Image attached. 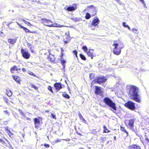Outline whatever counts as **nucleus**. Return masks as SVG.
Here are the masks:
<instances>
[{
	"instance_id": "obj_1",
	"label": "nucleus",
	"mask_w": 149,
	"mask_h": 149,
	"mask_svg": "<svg viewBox=\"0 0 149 149\" xmlns=\"http://www.w3.org/2000/svg\"><path fill=\"white\" fill-rule=\"evenodd\" d=\"M127 92L128 95L134 100L137 102H140V96L139 93L138 87L133 85H128L127 86Z\"/></svg>"
},
{
	"instance_id": "obj_2",
	"label": "nucleus",
	"mask_w": 149,
	"mask_h": 149,
	"mask_svg": "<svg viewBox=\"0 0 149 149\" xmlns=\"http://www.w3.org/2000/svg\"><path fill=\"white\" fill-rule=\"evenodd\" d=\"M103 101L110 108V110L113 112L114 113V111L116 110V107L115 103L110 98L108 97H105L104 98Z\"/></svg>"
},
{
	"instance_id": "obj_3",
	"label": "nucleus",
	"mask_w": 149,
	"mask_h": 149,
	"mask_svg": "<svg viewBox=\"0 0 149 149\" xmlns=\"http://www.w3.org/2000/svg\"><path fill=\"white\" fill-rule=\"evenodd\" d=\"M117 42L116 41H114V43L113 45V46L114 47L113 52L114 54L118 55L120 54L121 52V49L123 48V47L121 46L118 47L120 44L116 43Z\"/></svg>"
},
{
	"instance_id": "obj_4",
	"label": "nucleus",
	"mask_w": 149,
	"mask_h": 149,
	"mask_svg": "<svg viewBox=\"0 0 149 149\" xmlns=\"http://www.w3.org/2000/svg\"><path fill=\"white\" fill-rule=\"evenodd\" d=\"M41 21L42 23L47 26L49 27H54L56 26V24H55V25L54 24H50V23H53V22L49 19L42 18L41 19Z\"/></svg>"
},
{
	"instance_id": "obj_5",
	"label": "nucleus",
	"mask_w": 149,
	"mask_h": 149,
	"mask_svg": "<svg viewBox=\"0 0 149 149\" xmlns=\"http://www.w3.org/2000/svg\"><path fill=\"white\" fill-rule=\"evenodd\" d=\"M124 105L127 108L132 111H134L136 109L135 104L131 101H128Z\"/></svg>"
},
{
	"instance_id": "obj_6",
	"label": "nucleus",
	"mask_w": 149,
	"mask_h": 149,
	"mask_svg": "<svg viewBox=\"0 0 149 149\" xmlns=\"http://www.w3.org/2000/svg\"><path fill=\"white\" fill-rule=\"evenodd\" d=\"M77 9L76 5L73 4V6L70 5L69 6H67L64 8V9L67 10L69 11H72L75 10Z\"/></svg>"
},
{
	"instance_id": "obj_7",
	"label": "nucleus",
	"mask_w": 149,
	"mask_h": 149,
	"mask_svg": "<svg viewBox=\"0 0 149 149\" xmlns=\"http://www.w3.org/2000/svg\"><path fill=\"white\" fill-rule=\"evenodd\" d=\"M21 52L22 54V56L24 58L28 59L30 58V54L27 51H26L23 49H22L21 50Z\"/></svg>"
},
{
	"instance_id": "obj_8",
	"label": "nucleus",
	"mask_w": 149,
	"mask_h": 149,
	"mask_svg": "<svg viewBox=\"0 0 149 149\" xmlns=\"http://www.w3.org/2000/svg\"><path fill=\"white\" fill-rule=\"evenodd\" d=\"M107 80V79L105 77L101 76L100 77H98L97 79L95 80V82L100 84L105 82Z\"/></svg>"
},
{
	"instance_id": "obj_9",
	"label": "nucleus",
	"mask_w": 149,
	"mask_h": 149,
	"mask_svg": "<svg viewBox=\"0 0 149 149\" xmlns=\"http://www.w3.org/2000/svg\"><path fill=\"white\" fill-rule=\"evenodd\" d=\"M95 93L97 95L102 96L103 95L102 90L100 87L96 86L95 88Z\"/></svg>"
},
{
	"instance_id": "obj_10",
	"label": "nucleus",
	"mask_w": 149,
	"mask_h": 149,
	"mask_svg": "<svg viewBox=\"0 0 149 149\" xmlns=\"http://www.w3.org/2000/svg\"><path fill=\"white\" fill-rule=\"evenodd\" d=\"M100 21L97 17H95L92 22V24L93 25L96 26L97 25L99 24Z\"/></svg>"
},
{
	"instance_id": "obj_11",
	"label": "nucleus",
	"mask_w": 149,
	"mask_h": 149,
	"mask_svg": "<svg viewBox=\"0 0 149 149\" xmlns=\"http://www.w3.org/2000/svg\"><path fill=\"white\" fill-rule=\"evenodd\" d=\"M54 86L57 92L62 88L61 84L60 83H55Z\"/></svg>"
},
{
	"instance_id": "obj_12",
	"label": "nucleus",
	"mask_w": 149,
	"mask_h": 149,
	"mask_svg": "<svg viewBox=\"0 0 149 149\" xmlns=\"http://www.w3.org/2000/svg\"><path fill=\"white\" fill-rule=\"evenodd\" d=\"M34 122L35 125V127L37 129H38V125L40 124V121L37 118L34 119Z\"/></svg>"
},
{
	"instance_id": "obj_13",
	"label": "nucleus",
	"mask_w": 149,
	"mask_h": 149,
	"mask_svg": "<svg viewBox=\"0 0 149 149\" xmlns=\"http://www.w3.org/2000/svg\"><path fill=\"white\" fill-rule=\"evenodd\" d=\"M129 149H141L140 146L136 145H133L128 147Z\"/></svg>"
},
{
	"instance_id": "obj_14",
	"label": "nucleus",
	"mask_w": 149,
	"mask_h": 149,
	"mask_svg": "<svg viewBox=\"0 0 149 149\" xmlns=\"http://www.w3.org/2000/svg\"><path fill=\"white\" fill-rule=\"evenodd\" d=\"M20 68H18L17 66L15 65L12 67L10 69V71L12 73H14V72L15 71H18L20 70Z\"/></svg>"
},
{
	"instance_id": "obj_15",
	"label": "nucleus",
	"mask_w": 149,
	"mask_h": 149,
	"mask_svg": "<svg viewBox=\"0 0 149 149\" xmlns=\"http://www.w3.org/2000/svg\"><path fill=\"white\" fill-rule=\"evenodd\" d=\"M134 123V120L133 119H131L128 120V125L131 128H133Z\"/></svg>"
},
{
	"instance_id": "obj_16",
	"label": "nucleus",
	"mask_w": 149,
	"mask_h": 149,
	"mask_svg": "<svg viewBox=\"0 0 149 149\" xmlns=\"http://www.w3.org/2000/svg\"><path fill=\"white\" fill-rule=\"evenodd\" d=\"M13 78L14 80L18 83H20V82L21 81L20 78L19 77L17 76H13Z\"/></svg>"
},
{
	"instance_id": "obj_17",
	"label": "nucleus",
	"mask_w": 149,
	"mask_h": 149,
	"mask_svg": "<svg viewBox=\"0 0 149 149\" xmlns=\"http://www.w3.org/2000/svg\"><path fill=\"white\" fill-rule=\"evenodd\" d=\"M86 53H87V54L89 56H90L91 57V59H92L93 58V57L94 56L93 55V52L91 51L90 50H89Z\"/></svg>"
},
{
	"instance_id": "obj_18",
	"label": "nucleus",
	"mask_w": 149,
	"mask_h": 149,
	"mask_svg": "<svg viewBox=\"0 0 149 149\" xmlns=\"http://www.w3.org/2000/svg\"><path fill=\"white\" fill-rule=\"evenodd\" d=\"M16 42V40L15 39H9L8 40V42L11 44H13Z\"/></svg>"
},
{
	"instance_id": "obj_19",
	"label": "nucleus",
	"mask_w": 149,
	"mask_h": 149,
	"mask_svg": "<svg viewBox=\"0 0 149 149\" xmlns=\"http://www.w3.org/2000/svg\"><path fill=\"white\" fill-rule=\"evenodd\" d=\"M61 63L63 66V68H65V63H66V61L65 60L62 59L61 60Z\"/></svg>"
},
{
	"instance_id": "obj_20",
	"label": "nucleus",
	"mask_w": 149,
	"mask_h": 149,
	"mask_svg": "<svg viewBox=\"0 0 149 149\" xmlns=\"http://www.w3.org/2000/svg\"><path fill=\"white\" fill-rule=\"evenodd\" d=\"M20 26L21 28L23 29L26 32H29L30 31L27 28L24 27L22 25H20Z\"/></svg>"
},
{
	"instance_id": "obj_21",
	"label": "nucleus",
	"mask_w": 149,
	"mask_h": 149,
	"mask_svg": "<svg viewBox=\"0 0 149 149\" xmlns=\"http://www.w3.org/2000/svg\"><path fill=\"white\" fill-rule=\"evenodd\" d=\"M62 95L64 97L67 98L68 99H69L70 97L69 95L65 93H64Z\"/></svg>"
},
{
	"instance_id": "obj_22",
	"label": "nucleus",
	"mask_w": 149,
	"mask_h": 149,
	"mask_svg": "<svg viewBox=\"0 0 149 149\" xmlns=\"http://www.w3.org/2000/svg\"><path fill=\"white\" fill-rule=\"evenodd\" d=\"M6 93L7 95L8 96H10L12 95V92L10 90L9 91H7Z\"/></svg>"
},
{
	"instance_id": "obj_23",
	"label": "nucleus",
	"mask_w": 149,
	"mask_h": 149,
	"mask_svg": "<svg viewBox=\"0 0 149 149\" xmlns=\"http://www.w3.org/2000/svg\"><path fill=\"white\" fill-rule=\"evenodd\" d=\"M30 75L33 76V77H38V76L36 74H33V73L31 71H28L27 72Z\"/></svg>"
},
{
	"instance_id": "obj_24",
	"label": "nucleus",
	"mask_w": 149,
	"mask_h": 149,
	"mask_svg": "<svg viewBox=\"0 0 149 149\" xmlns=\"http://www.w3.org/2000/svg\"><path fill=\"white\" fill-rule=\"evenodd\" d=\"M82 49L86 52H87L88 51V48H87V47L86 45L83 47H82Z\"/></svg>"
},
{
	"instance_id": "obj_25",
	"label": "nucleus",
	"mask_w": 149,
	"mask_h": 149,
	"mask_svg": "<svg viewBox=\"0 0 149 149\" xmlns=\"http://www.w3.org/2000/svg\"><path fill=\"white\" fill-rule=\"evenodd\" d=\"M91 17L90 14L88 13H87L85 16L86 19H89Z\"/></svg>"
},
{
	"instance_id": "obj_26",
	"label": "nucleus",
	"mask_w": 149,
	"mask_h": 149,
	"mask_svg": "<svg viewBox=\"0 0 149 149\" xmlns=\"http://www.w3.org/2000/svg\"><path fill=\"white\" fill-rule=\"evenodd\" d=\"M80 56L82 60H86V58L82 54H80Z\"/></svg>"
},
{
	"instance_id": "obj_27",
	"label": "nucleus",
	"mask_w": 149,
	"mask_h": 149,
	"mask_svg": "<svg viewBox=\"0 0 149 149\" xmlns=\"http://www.w3.org/2000/svg\"><path fill=\"white\" fill-rule=\"evenodd\" d=\"M121 130L123 131L124 132H125L127 134V136H128V133L127 132L126 130L125 129L122 127H121Z\"/></svg>"
},
{
	"instance_id": "obj_28",
	"label": "nucleus",
	"mask_w": 149,
	"mask_h": 149,
	"mask_svg": "<svg viewBox=\"0 0 149 149\" xmlns=\"http://www.w3.org/2000/svg\"><path fill=\"white\" fill-rule=\"evenodd\" d=\"M19 112L21 113V114L23 116H25V114L20 109L18 110Z\"/></svg>"
},
{
	"instance_id": "obj_29",
	"label": "nucleus",
	"mask_w": 149,
	"mask_h": 149,
	"mask_svg": "<svg viewBox=\"0 0 149 149\" xmlns=\"http://www.w3.org/2000/svg\"><path fill=\"white\" fill-rule=\"evenodd\" d=\"M103 128L104 129V132L107 133L109 132V131L107 129L106 127L105 126H104V127H103Z\"/></svg>"
},
{
	"instance_id": "obj_30",
	"label": "nucleus",
	"mask_w": 149,
	"mask_h": 149,
	"mask_svg": "<svg viewBox=\"0 0 149 149\" xmlns=\"http://www.w3.org/2000/svg\"><path fill=\"white\" fill-rule=\"evenodd\" d=\"M95 76V75L93 73H91L90 75V78L91 79H93Z\"/></svg>"
},
{
	"instance_id": "obj_31",
	"label": "nucleus",
	"mask_w": 149,
	"mask_h": 149,
	"mask_svg": "<svg viewBox=\"0 0 149 149\" xmlns=\"http://www.w3.org/2000/svg\"><path fill=\"white\" fill-rule=\"evenodd\" d=\"M100 140H101L102 142H104L106 140V137H101L100 138Z\"/></svg>"
},
{
	"instance_id": "obj_32",
	"label": "nucleus",
	"mask_w": 149,
	"mask_h": 149,
	"mask_svg": "<svg viewBox=\"0 0 149 149\" xmlns=\"http://www.w3.org/2000/svg\"><path fill=\"white\" fill-rule=\"evenodd\" d=\"M0 142L4 146H5L6 143L2 139H0Z\"/></svg>"
},
{
	"instance_id": "obj_33",
	"label": "nucleus",
	"mask_w": 149,
	"mask_h": 149,
	"mask_svg": "<svg viewBox=\"0 0 149 149\" xmlns=\"http://www.w3.org/2000/svg\"><path fill=\"white\" fill-rule=\"evenodd\" d=\"M48 89L52 93H53V90H52V87L50 86H49L48 87Z\"/></svg>"
},
{
	"instance_id": "obj_34",
	"label": "nucleus",
	"mask_w": 149,
	"mask_h": 149,
	"mask_svg": "<svg viewBox=\"0 0 149 149\" xmlns=\"http://www.w3.org/2000/svg\"><path fill=\"white\" fill-rule=\"evenodd\" d=\"M27 46L29 48H30V49H31V48L32 47H31V45H32L31 44H30V43H27Z\"/></svg>"
},
{
	"instance_id": "obj_35",
	"label": "nucleus",
	"mask_w": 149,
	"mask_h": 149,
	"mask_svg": "<svg viewBox=\"0 0 149 149\" xmlns=\"http://www.w3.org/2000/svg\"><path fill=\"white\" fill-rule=\"evenodd\" d=\"M32 87L34 88L35 90H37L38 89V88L36 86L34 85V84H32Z\"/></svg>"
},
{
	"instance_id": "obj_36",
	"label": "nucleus",
	"mask_w": 149,
	"mask_h": 149,
	"mask_svg": "<svg viewBox=\"0 0 149 149\" xmlns=\"http://www.w3.org/2000/svg\"><path fill=\"white\" fill-rule=\"evenodd\" d=\"M4 112L5 113H6L7 114V115L8 116H9L10 115V112H9L7 110H5L4 111Z\"/></svg>"
},
{
	"instance_id": "obj_37",
	"label": "nucleus",
	"mask_w": 149,
	"mask_h": 149,
	"mask_svg": "<svg viewBox=\"0 0 149 149\" xmlns=\"http://www.w3.org/2000/svg\"><path fill=\"white\" fill-rule=\"evenodd\" d=\"M51 116L52 118H54L55 119H56V117L55 116V115L53 113H52V114H51Z\"/></svg>"
},
{
	"instance_id": "obj_38",
	"label": "nucleus",
	"mask_w": 149,
	"mask_h": 149,
	"mask_svg": "<svg viewBox=\"0 0 149 149\" xmlns=\"http://www.w3.org/2000/svg\"><path fill=\"white\" fill-rule=\"evenodd\" d=\"M71 19L72 20H73L75 21V22L76 21H79L78 19L77 18H71Z\"/></svg>"
},
{
	"instance_id": "obj_39",
	"label": "nucleus",
	"mask_w": 149,
	"mask_h": 149,
	"mask_svg": "<svg viewBox=\"0 0 149 149\" xmlns=\"http://www.w3.org/2000/svg\"><path fill=\"white\" fill-rule=\"evenodd\" d=\"M132 31L134 33H135L136 31H137V30L134 28L132 29Z\"/></svg>"
},
{
	"instance_id": "obj_40",
	"label": "nucleus",
	"mask_w": 149,
	"mask_h": 149,
	"mask_svg": "<svg viewBox=\"0 0 149 149\" xmlns=\"http://www.w3.org/2000/svg\"><path fill=\"white\" fill-rule=\"evenodd\" d=\"M123 26L125 27H127V25L126 24V23L125 22H123Z\"/></svg>"
},
{
	"instance_id": "obj_41",
	"label": "nucleus",
	"mask_w": 149,
	"mask_h": 149,
	"mask_svg": "<svg viewBox=\"0 0 149 149\" xmlns=\"http://www.w3.org/2000/svg\"><path fill=\"white\" fill-rule=\"evenodd\" d=\"M8 135L10 136L13 134V133L10 131L9 132H8Z\"/></svg>"
},
{
	"instance_id": "obj_42",
	"label": "nucleus",
	"mask_w": 149,
	"mask_h": 149,
	"mask_svg": "<svg viewBox=\"0 0 149 149\" xmlns=\"http://www.w3.org/2000/svg\"><path fill=\"white\" fill-rule=\"evenodd\" d=\"M73 52L74 54L76 56H77V51H76V50H75L73 51Z\"/></svg>"
},
{
	"instance_id": "obj_43",
	"label": "nucleus",
	"mask_w": 149,
	"mask_h": 149,
	"mask_svg": "<svg viewBox=\"0 0 149 149\" xmlns=\"http://www.w3.org/2000/svg\"><path fill=\"white\" fill-rule=\"evenodd\" d=\"M44 146L46 148H49V145L48 144H45Z\"/></svg>"
},
{
	"instance_id": "obj_44",
	"label": "nucleus",
	"mask_w": 149,
	"mask_h": 149,
	"mask_svg": "<svg viewBox=\"0 0 149 149\" xmlns=\"http://www.w3.org/2000/svg\"><path fill=\"white\" fill-rule=\"evenodd\" d=\"M139 0L140 1H141V2L142 3L144 4V6L146 5V4L145 3L144 0Z\"/></svg>"
},
{
	"instance_id": "obj_45",
	"label": "nucleus",
	"mask_w": 149,
	"mask_h": 149,
	"mask_svg": "<svg viewBox=\"0 0 149 149\" xmlns=\"http://www.w3.org/2000/svg\"><path fill=\"white\" fill-rule=\"evenodd\" d=\"M79 116L80 117V118L82 120H84V119L83 118V117L82 116V115L80 114V115H79Z\"/></svg>"
},
{
	"instance_id": "obj_46",
	"label": "nucleus",
	"mask_w": 149,
	"mask_h": 149,
	"mask_svg": "<svg viewBox=\"0 0 149 149\" xmlns=\"http://www.w3.org/2000/svg\"><path fill=\"white\" fill-rule=\"evenodd\" d=\"M4 100L6 103H8V100L7 99L5 98Z\"/></svg>"
},
{
	"instance_id": "obj_47",
	"label": "nucleus",
	"mask_w": 149,
	"mask_h": 149,
	"mask_svg": "<svg viewBox=\"0 0 149 149\" xmlns=\"http://www.w3.org/2000/svg\"><path fill=\"white\" fill-rule=\"evenodd\" d=\"M77 134H78V135H79L80 136H82V135L81 134V133H80L79 132H77Z\"/></svg>"
},
{
	"instance_id": "obj_48",
	"label": "nucleus",
	"mask_w": 149,
	"mask_h": 149,
	"mask_svg": "<svg viewBox=\"0 0 149 149\" xmlns=\"http://www.w3.org/2000/svg\"><path fill=\"white\" fill-rule=\"evenodd\" d=\"M22 70L23 72H25L26 71V70L25 68H22Z\"/></svg>"
},
{
	"instance_id": "obj_49",
	"label": "nucleus",
	"mask_w": 149,
	"mask_h": 149,
	"mask_svg": "<svg viewBox=\"0 0 149 149\" xmlns=\"http://www.w3.org/2000/svg\"><path fill=\"white\" fill-rule=\"evenodd\" d=\"M6 130L8 131V132H9L10 131V130L9 129L8 127H7L6 128Z\"/></svg>"
},
{
	"instance_id": "obj_50",
	"label": "nucleus",
	"mask_w": 149,
	"mask_h": 149,
	"mask_svg": "<svg viewBox=\"0 0 149 149\" xmlns=\"http://www.w3.org/2000/svg\"><path fill=\"white\" fill-rule=\"evenodd\" d=\"M23 21L26 24H28V23H29V22L26 21H25L24 20H23Z\"/></svg>"
},
{
	"instance_id": "obj_51",
	"label": "nucleus",
	"mask_w": 149,
	"mask_h": 149,
	"mask_svg": "<svg viewBox=\"0 0 149 149\" xmlns=\"http://www.w3.org/2000/svg\"><path fill=\"white\" fill-rule=\"evenodd\" d=\"M148 142H149V139L148 138L145 139Z\"/></svg>"
},
{
	"instance_id": "obj_52",
	"label": "nucleus",
	"mask_w": 149,
	"mask_h": 149,
	"mask_svg": "<svg viewBox=\"0 0 149 149\" xmlns=\"http://www.w3.org/2000/svg\"><path fill=\"white\" fill-rule=\"evenodd\" d=\"M61 141V140L60 139L59 140H58V139L57 140H56V142H55L57 143L58 142H60Z\"/></svg>"
},
{
	"instance_id": "obj_53",
	"label": "nucleus",
	"mask_w": 149,
	"mask_h": 149,
	"mask_svg": "<svg viewBox=\"0 0 149 149\" xmlns=\"http://www.w3.org/2000/svg\"><path fill=\"white\" fill-rule=\"evenodd\" d=\"M127 26L126 28H127L128 29H129V30H130L131 29H130V26L128 25H127V26Z\"/></svg>"
},
{
	"instance_id": "obj_54",
	"label": "nucleus",
	"mask_w": 149,
	"mask_h": 149,
	"mask_svg": "<svg viewBox=\"0 0 149 149\" xmlns=\"http://www.w3.org/2000/svg\"><path fill=\"white\" fill-rule=\"evenodd\" d=\"M27 25L29 26L32 25L29 22L28 23Z\"/></svg>"
},
{
	"instance_id": "obj_55",
	"label": "nucleus",
	"mask_w": 149,
	"mask_h": 149,
	"mask_svg": "<svg viewBox=\"0 0 149 149\" xmlns=\"http://www.w3.org/2000/svg\"><path fill=\"white\" fill-rule=\"evenodd\" d=\"M26 119H27V120H31V119L30 118H26Z\"/></svg>"
},
{
	"instance_id": "obj_56",
	"label": "nucleus",
	"mask_w": 149,
	"mask_h": 149,
	"mask_svg": "<svg viewBox=\"0 0 149 149\" xmlns=\"http://www.w3.org/2000/svg\"><path fill=\"white\" fill-rule=\"evenodd\" d=\"M91 29L92 30H94L95 29L94 28H93V27L92 26H91Z\"/></svg>"
},
{
	"instance_id": "obj_57",
	"label": "nucleus",
	"mask_w": 149,
	"mask_h": 149,
	"mask_svg": "<svg viewBox=\"0 0 149 149\" xmlns=\"http://www.w3.org/2000/svg\"><path fill=\"white\" fill-rule=\"evenodd\" d=\"M89 7L90 8H92L93 7H94V6H93V5H91V6H90Z\"/></svg>"
},
{
	"instance_id": "obj_58",
	"label": "nucleus",
	"mask_w": 149,
	"mask_h": 149,
	"mask_svg": "<svg viewBox=\"0 0 149 149\" xmlns=\"http://www.w3.org/2000/svg\"><path fill=\"white\" fill-rule=\"evenodd\" d=\"M12 23V22L11 23H8L7 25L8 26H9L10 25V24L11 23Z\"/></svg>"
},
{
	"instance_id": "obj_59",
	"label": "nucleus",
	"mask_w": 149,
	"mask_h": 149,
	"mask_svg": "<svg viewBox=\"0 0 149 149\" xmlns=\"http://www.w3.org/2000/svg\"><path fill=\"white\" fill-rule=\"evenodd\" d=\"M113 138H114V140H116V136H114L113 137Z\"/></svg>"
},
{
	"instance_id": "obj_60",
	"label": "nucleus",
	"mask_w": 149,
	"mask_h": 149,
	"mask_svg": "<svg viewBox=\"0 0 149 149\" xmlns=\"http://www.w3.org/2000/svg\"><path fill=\"white\" fill-rule=\"evenodd\" d=\"M31 51V52L32 53H33L34 52V51H33V50H32L31 49H30Z\"/></svg>"
},
{
	"instance_id": "obj_61",
	"label": "nucleus",
	"mask_w": 149,
	"mask_h": 149,
	"mask_svg": "<svg viewBox=\"0 0 149 149\" xmlns=\"http://www.w3.org/2000/svg\"><path fill=\"white\" fill-rule=\"evenodd\" d=\"M50 56H48V58L49 59H50Z\"/></svg>"
},
{
	"instance_id": "obj_62",
	"label": "nucleus",
	"mask_w": 149,
	"mask_h": 149,
	"mask_svg": "<svg viewBox=\"0 0 149 149\" xmlns=\"http://www.w3.org/2000/svg\"><path fill=\"white\" fill-rule=\"evenodd\" d=\"M84 121V122H86V121L84 119V120H83Z\"/></svg>"
},
{
	"instance_id": "obj_63",
	"label": "nucleus",
	"mask_w": 149,
	"mask_h": 149,
	"mask_svg": "<svg viewBox=\"0 0 149 149\" xmlns=\"http://www.w3.org/2000/svg\"><path fill=\"white\" fill-rule=\"evenodd\" d=\"M65 44H66L67 43V42L65 41Z\"/></svg>"
},
{
	"instance_id": "obj_64",
	"label": "nucleus",
	"mask_w": 149,
	"mask_h": 149,
	"mask_svg": "<svg viewBox=\"0 0 149 149\" xmlns=\"http://www.w3.org/2000/svg\"><path fill=\"white\" fill-rule=\"evenodd\" d=\"M79 149H83L82 148H80Z\"/></svg>"
}]
</instances>
